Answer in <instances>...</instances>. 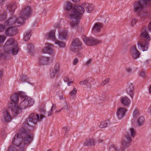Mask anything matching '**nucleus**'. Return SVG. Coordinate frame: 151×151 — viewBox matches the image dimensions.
<instances>
[{"instance_id": "nucleus-1", "label": "nucleus", "mask_w": 151, "mask_h": 151, "mask_svg": "<svg viewBox=\"0 0 151 151\" xmlns=\"http://www.w3.org/2000/svg\"><path fill=\"white\" fill-rule=\"evenodd\" d=\"M45 118L44 116L34 113L30 114L27 120L22 124V127L19 133L16 134L14 137L12 143L16 146L18 147L22 144L24 145H28L32 141L33 136L30 133V128H33V125L38 122H40Z\"/></svg>"}, {"instance_id": "nucleus-2", "label": "nucleus", "mask_w": 151, "mask_h": 151, "mask_svg": "<svg viewBox=\"0 0 151 151\" xmlns=\"http://www.w3.org/2000/svg\"><path fill=\"white\" fill-rule=\"evenodd\" d=\"M84 8L86 9L87 12L91 13L93 9V6L91 4L85 3L82 4L81 6L76 5L73 7L70 2H66L65 9L67 11L72 9V12L70 16V19L71 20L70 23L71 27L75 28L78 27L81 16L85 12Z\"/></svg>"}, {"instance_id": "nucleus-3", "label": "nucleus", "mask_w": 151, "mask_h": 151, "mask_svg": "<svg viewBox=\"0 0 151 151\" xmlns=\"http://www.w3.org/2000/svg\"><path fill=\"white\" fill-rule=\"evenodd\" d=\"M4 50L6 54L16 55L19 51L17 42L13 38L9 39L4 45Z\"/></svg>"}, {"instance_id": "nucleus-4", "label": "nucleus", "mask_w": 151, "mask_h": 151, "mask_svg": "<svg viewBox=\"0 0 151 151\" xmlns=\"http://www.w3.org/2000/svg\"><path fill=\"white\" fill-rule=\"evenodd\" d=\"M150 38L147 33L145 30L140 35L137 45L139 49L143 51L147 50L149 46V42Z\"/></svg>"}, {"instance_id": "nucleus-5", "label": "nucleus", "mask_w": 151, "mask_h": 151, "mask_svg": "<svg viewBox=\"0 0 151 151\" xmlns=\"http://www.w3.org/2000/svg\"><path fill=\"white\" fill-rule=\"evenodd\" d=\"M151 6V0H140L136 2L134 6V10L135 12L138 13L144 10L145 6Z\"/></svg>"}, {"instance_id": "nucleus-6", "label": "nucleus", "mask_w": 151, "mask_h": 151, "mask_svg": "<svg viewBox=\"0 0 151 151\" xmlns=\"http://www.w3.org/2000/svg\"><path fill=\"white\" fill-rule=\"evenodd\" d=\"M25 19L21 16L15 19L14 17H12L5 22L4 24L6 26H10L14 24L16 26H19L24 23Z\"/></svg>"}, {"instance_id": "nucleus-7", "label": "nucleus", "mask_w": 151, "mask_h": 151, "mask_svg": "<svg viewBox=\"0 0 151 151\" xmlns=\"http://www.w3.org/2000/svg\"><path fill=\"white\" fill-rule=\"evenodd\" d=\"M82 38L85 44L88 46H92L99 43L100 41L93 37H87L85 35H83Z\"/></svg>"}, {"instance_id": "nucleus-8", "label": "nucleus", "mask_w": 151, "mask_h": 151, "mask_svg": "<svg viewBox=\"0 0 151 151\" xmlns=\"http://www.w3.org/2000/svg\"><path fill=\"white\" fill-rule=\"evenodd\" d=\"M34 103L33 100L30 97H27L24 99L19 104V106L22 110L25 109Z\"/></svg>"}, {"instance_id": "nucleus-9", "label": "nucleus", "mask_w": 151, "mask_h": 151, "mask_svg": "<svg viewBox=\"0 0 151 151\" xmlns=\"http://www.w3.org/2000/svg\"><path fill=\"white\" fill-rule=\"evenodd\" d=\"M82 43L78 38L75 39L72 42L70 50L73 52H77L80 50V47Z\"/></svg>"}, {"instance_id": "nucleus-10", "label": "nucleus", "mask_w": 151, "mask_h": 151, "mask_svg": "<svg viewBox=\"0 0 151 151\" xmlns=\"http://www.w3.org/2000/svg\"><path fill=\"white\" fill-rule=\"evenodd\" d=\"M9 110L12 111L14 115L19 114L22 112V109L15 104L10 103L8 106Z\"/></svg>"}, {"instance_id": "nucleus-11", "label": "nucleus", "mask_w": 151, "mask_h": 151, "mask_svg": "<svg viewBox=\"0 0 151 151\" xmlns=\"http://www.w3.org/2000/svg\"><path fill=\"white\" fill-rule=\"evenodd\" d=\"M12 119L9 112L6 110H4L2 113L1 122L3 123L9 122Z\"/></svg>"}, {"instance_id": "nucleus-12", "label": "nucleus", "mask_w": 151, "mask_h": 151, "mask_svg": "<svg viewBox=\"0 0 151 151\" xmlns=\"http://www.w3.org/2000/svg\"><path fill=\"white\" fill-rule=\"evenodd\" d=\"M31 12V8L29 6L25 7L20 12V15L24 18L30 16Z\"/></svg>"}, {"instance_id": "nucleus-13", "label": "nucleus", "mask_w": 151, "mask_h": 151, "mask_svg": "<svg viewBox=\"0 0 151 151\" xmlns=\"http://www.w3.org/2000/svg\"><path fill=\"white\" fill-rule=\"evenodd\" d=\"M125 138L128 142L125 140H123L122 143V147L121 149V151H124L125 148L127 147L129 143L132 141V137L129 133H127L125 136Z\"/></svg>"}, {"instance_id": "nucleus-14", "label": "nucleus", "mask_w": 151, "mask_h": 151, "mask_svg": "<svg viewBox=\"0 0 151 151\" xmlns=\"http://www.w3.org/2000/svg\"><path fill=\"white\" fill-rule=\"evenodd\" d=\"M5 33L7 36H13L17 33V28L13 27H8L6 29Z\"/></svg>"}, {"instance_id": "nucleus-15", "label": "nucleus", "mask_w": 151, "mask_h": 151, "mask_svg": "<svg viewBox=\"0 0 151 151\" xmlns=\"http://www.w3.org/2000/svg\"><path fill=\"white\" fill-rule=\"evenodd\" d=\"M53 60L52 58L41 56L39 58L40 64L41 65H47Z\"/></svg>"}, {"instance_id": "nucleus-16", "label": "nucleus", "mask_w": 151, "mask_h": 151, "mask_svg": "<svg viewBox=\"0 0 151 151\" xmlns=\"http://www.w3.org/2000/svg\"><path fill=\"white\" fill-rule=\"evenodd\" d=\"M126 91L127 93L133 98L134 96V85L132 83H128L126 86Z\"/></svg>"}, {"instance_id": "nucleus-17", "label": "nucleus", "mask_w": 151, "mask_h": 151, "mask_svg": "<svg viewBox=\"0 0 151 151\" xmlns=\"http://www.w3.org/2000/svg\"><path fill=\"white\" fill-rule=\"evenodd\" d=\"M17 6L16 3L12 4L10 3H7L5 6L6 11L9 12L10 14L12 15L13 14Z\"/></svg>"}, {"instance_id": "nucleus-18", "label": "nucleus", "mask_w": 151, "mask_h": 151, "mask_svg": "<svg viewBox=\"0 0 151 151\" xmlns=\"http://www.w3.org/2000/svg\"><path fill=\"white\" fill-rule=\"evenodd\" d=\"M131 55L134 59L139 58L140 56V53L138 50H137L136 45L133 46L131 49Z\"/></svg>"}, {"instance_id": "nucleus-19", "label": "nucleus", "mask_w": 151, "mask_h": 151, "mask_svg": "<svg viewBox=\"0 0 151 151\" xmlns=\"http://www.w3.org/2000/svg\"><path fill=\"white\" fill-rule=\"evenodd\" d=\"M126 110L122 107H120L118 109L117 113V116L119 119H122L124 116Z\"/></svg>"}, {"instance_id": "nucleus-20", "label": "nucleus", "mask_w": 151, "mask_h": 151, "mask_svg": "<svg viewBox=\"0 0 151 151\" xmlns=\"http://www.w3.org/2000/svg\"><path fill=\"white\" fill-rule=\"evenodd\" d=\"M103 25L102 24L100 23L95 24L92 29V32L93 33H97L100 32Z\"/></svg>"}, {"instance_id": "nucleus-21", "label": "nucleus", "mask_w": 151, "mask_h": 151, "mask_svg": "<svg viewBox=\"0 0 151 151\" xmlns=\"http://www.w3.org/2000/svg\"><path fill=\"white\" fill-rule=\"evenodd\" d=\"M52 46L50 44H48V46L45 47L43 50V52L44 53H48L52 55L53 52V51L51 46Z\"/></svg>"}, {"instance_id": "nucleus-22", "label": "nucleus", "mask_w": 151, "mask_h": 151, "mask_svg": "<svg viewBox=\"0 0 151 151\" xmlns=\"http://www.w3.org/2000/svg\"><path fill=\"white\" fill-rule=\"evenodd\" d=\"M55 30L51 31L47 35V39H51L55 42L57 39L55 37Z\"/></svg>"}, {"instance_id": "nucleus-23", "label": "nucleus", "mask_w": 151, "mask_h": 151, "mask_svg": "<svg viewBox=\"0 0 151 151\" xmlns=\"http://www.w3.org/2000/svg\"><path fill=\"white\" fill-rule=\"evenodd\" d=\"M121 101L122 104L126 106L129 105L130 102V100L127 97L122 98Z\"/></svg>"}, {"instance_id": "nucleus-24", "label": "nucleus", "mask_w": 151, "mask_h": 151, "mask_svg": "<svg viewBox=\"0 0 151 151\" xmlns=\"http://www.w3.org/2000/svg\"><path fill=\"white\" fill-rule=\"evenodd\" d=\"M110 124V122L109 120H106L105 121L102 122L99 126L101 128H105L109 127Z\"/></svg>"}, {"instance_id": "nucleus-25", "label": "nucleus", "mask_w": 151, "mask_h": 151, "mask_svg": "<svg viewBox=\"0 0 151 151\" xmlns=\"http://www.w3.org/2000/svg\"><path fill=\"white\" fill-rule=\"evenodd\" d=\"M67 35V32L66 31H63L59 32L58 38L59 39H65Z\"/></svg>"}, {"instance_id": "nucleus-26", "label": "nucleus", "mask_w": 151, "mask_h": 151, "mask_svg": "<svg viewBox=\"0 0 151 151\" xmlns=\"http://www.w3.org/2000/svg\"><path fill=\"white\" fill-rule=\"evenodd\" d=\"M10 99L11 101L14 104H17L18 101V97L17 94L15 93L12 95L10 97Z\"/></svg>"}, {"instance_id": "nucleus-27", "label": "nucleus", "mask_w": 151, "mask_h": 151, "mask_svg": "<svg viewBox=\"0 0 151 151\" xmlns=\"http://www.w3.org/2000/svg\"><path fill=\"white\" fill-rule=\"evenodd\" d=\"M85 146H94L95 145V142L94 140L93 139H90L86 140L84 143Z\"/></svg>"}, {"instance_id": "nucleus-28", "label": "nucleus", "mask_w": 151, "mask_h": 151, "mask_svg": "<svg viewBox=\"0 0 151 151\" xmlns=\"http://www.w3.org/2000/svg\"><path fill=\"white\" fill-rule=\"evenodd\" d=\"M109 151H120V150L119 148L116 145H111L109 146Z\"/></svg>"}, {"instance_id": "nucleus-29", "label": "nucleus", "mask_w": 151, "mask_h": 151, "mask_svg": "<svg viewBox=\"0 0 151 151\" xmlns=\"http://www.w3.org/2000/svg\"><path fill=\"white\" fill-rule=\"evenodd\" d=\"M55 43L58 45L59 47L60 48H65L66 47V44L65 43L57 40H56L55 42Z\"/></svg>"}, {"instance_id": "nucleus-30", "label": "nucleus", "mask_w": 151, "mask_h": 151, "mask_svg": "<svg viewBox=\"0 0 151 151\" xmlns=\"http://www.w3.org/2000/svg\"><path fill=\"white\" fill-rule=\"evenodd\" d=\"M150 14L149 12L147 11L144 12L143 10L138 13V15L141 17L145 18L148 16Z\"/></svg>"}, {"instance_id": "nucleus-31", "label": "nucleus", "mask_w": 151, "mask_h": 151, "mask_svg": "<svg viewBox=\"0 0 151 151\" xmlns=\"http://www.w3.org/2000/svg\"><path fill=\"white\" fill-rule=\"evenodd\" d=\"M31 36L30 32H26L24 35L23 39L25 41H27Z\"/></svg>"}, {"instance_id": "nucleus-32", "label": "nucleus", "mask_w": 151, "mask_h": 151, "mask_svg": "<svg viewBox=\"0 0 151 151\" xmlns=\"http://www.w3.org/2000/svg\"><path fill=\"white\" fill-rule=\"evenodd\" d=\"M145 121L144 117L143 116L140 117L138 119L137 122L139 126L142 125Z\"/></svg>"}, {"instance_id": "nucleus-33", "label": "nucleus", "mask_w": 151, "mask_h": 151, "mask_svg": "<svg viewBox=\"0 0 151 151\" xmlns=\"http://www.w3.org/2000/svg\"><path fill=\"white\" fill-rule=\"evenodd\" d=\"M54 71L58 73L59 72L60 69V64L58 63H57L55 65L54 68L51 69Z\"/></svg>"}, {"instance_id": "nucleus-34", "label": "nucleus", "mask_w": 151, "mask_h": 151, "mask_svg": "<svg viewBox=\"0 0 151 151\" xmlns=\"http://www.w3.org/2000/svg\"><path fill=\"white\" fill-rule=\"evenodd\" d=\"M72 108V106L69 103L66 101L65 105L64 107V109H65L67 111H70Z\"/></svg>"}, {"instance_id": "nucleus-35", "label": "nucleus", "mask_w": 151, "mask_h": 151, "mask_svg": "<svg viewBox=\"0 0 151 151\" xmlns=\"http://www.w3.org/2000/svg\"><path fill=\"white\" fill-rule=\"evenodd\" d=\"M7 151H18L16 148L13 145H11L9 147Z\"/></svg>"}, {"instance_id": "nucleus-36", "label": "nucleus", "mask_w": 151, "mask_h": 151, "mask_svg": "<svg viewBox=\"0 0 151 151\" xmlns=\"http://www.w3.org/2000/svg\"><path fill=\"white\" fill-rule=\"evenodd\" d=\"M57 73H58L57 72L54 71V70H53L51 69L50 76L51 78H54Z\"/></svg>"}, {"instance_id": "nucleus-37", "label": "nucleus", "mask_w": 151, "mask_h": 151, "mask_svg": "<svg viewBox=\"0 0 151 151\" xmlns=\"http://www.w3.org/2000/svg\"><path fill=\"white\" fill-rule=\"evenodd\" d=\"M64 81L65 82H67L68 86L70 85V83H72L73 82V81H70L68 78L66 76L64 77Z\"/></svg>"}, {"instance_id": "nucleus-38", "label": "nucleus", "mask_w": 151, "mask_h": 151, "mask_svg": "<svg viewBox=\"0 0 151 151\" xmlns=\"http://www.w3.org/2000/svg\"><path fill=\"white\" fill-rule=\"evenodd\" d=\"M19 95L21 98H24V99L26 98L27 97H28L25 94L24 92L22 91L19 92Z\"/></svg>"}, {"instance_id": "nucleus-39", "label": "nucleus", "mask_w": 151, "mask_h": 151, "mask_svg": "<svg viewBox=\"0 0 151 151\" xmlns=\"http://www.w3.org/2000/svg\"><path fill=\"white\" fill-rule=\"evenodd\" d=\"M129 132L131 134V136L134 138L136 132L133 128H131L129 129Z\"/></svg>"}, {"instance_id": "nucleus-40", "label": "nucleus", "mask_w": 151, "mask_h": 151, "mask_svg": "<svg viewBox=\"0 0 151 151\" xmlns=\"http://www.w3.org/2000/svg\"><path fill=\"white\" fill-rule=\"evenodd\" d=\"M88 80H85L83 81H80L79 82V84L81 85H88Z\"/></svg>"}, {"instance_id": "nucleus-41", "label": "nucleus", "mask_w": 151, "mask_h": 151, "mask_svg": "<svg viewBox=\"0 0 151 151\" xmlns=\"http://www.w3.org/2000/svg\"><path fill=\"white\" fill-rule=\"evenodd\" d=\"M34 46L32 44H29V45L27 47L28 52H31V49H33L34 48Z\"/></svg>"}, {"instance_id": "nucleus-42", "label": "nucleus", "mask_w": 151, "mask_h": 151, "mask_svg": "<svg viewBox=\"0 0 151 151\" xmlns=\"http://www.w3.org/2000/svg\"><path fill=\"white\" fill-rule=\"evenodd\" d=\"M146 75V73L145 71H142L139 73V76L142 78L145 77Z\"/></svg>"}, {"instance_id": "nucleus-43", "label": "nucleus", "mask_w": 151, "mask_h": 151, "mask_svg": "<svg viewBox=\"0 0 151 151\" xmlns=\"http://www.w3.org/2000/svg\"><path fill=\"white\" fill-rule=\"evenodd\" d=\"M5 26H6L4 24V25L1 24H0V32L3 31L5 28Z\"/></svg>"}, {"instance_id": "nucleus-44", "label": "nucleus", "mask_w": 151, "mask_h": 151, "mask_svg": "<svg viewBox=\"0 0 151 151\" xmlns=\"http://www.w3.org/2000/svg\"><path fill=\"white\" fill-rule=\"evenodd\" d=\"M6 18V15L5 14H0V20L4 19Z\"/></svg>"}, {"instance_id": "nucleus-45", "label": "nucleus", "mask_w": 151, "mask_h": 151, "mask_svg": "<svg viewBox=\"0 0 151 151\" xmlns=\"http://www.w3.org/2000/svg\"><path fill=\"white\" fill-rule=\"evenodd\" d=\"M77 93V89L76 88H74L73 90L70 92V93L71 95L76 94Z\"/></svg>"}, {"instance_id": "nucleus-46", "label": "nucleus", "mask_w": 151, "mask_h": 151, "mask_svg": "<svg viewBox=\"0 0 151 151\" xmlns=\"http://www.w3.org/2000/svg\"><path fill=\"white\" fill-rule=\"evenodd\" d=\"M137 21V19H133L131 22L132 25V26L134 25L136 23Z\"/></svg>"}, {"instance_id": "nucleus-47", "label": "nucleus", "mask_w": 151, "mask_h": 151, "mask_svg": "<svg viewBox=\"0 0 151 151\" xmlns=\"http://www.w3.org/2000/svg\"><path fill=\"white\" fill-rule=\"evenodd\" d=\"M109 78H107L106 79H105L102 82L103 85H105L109 83Z\"/></svg>"}, {"instance_id": "nucleus-48", "label": "nucleus", "mask_w": 151, "mask_h": 151, "mask_svg": "<svg viewBox=\"0 0 151 151\" xmlns=\"http://www.w3.org/2000/svg\"><path fill=\"white\" fill-rule=\"evenodd\" d=\"M92 61V60L91 59H89L86 63V65H89L91 64Z\"/></svg>"}, {"instance_id": "nucleus-49", "label": "nucleus", "mask_w": 151, "mask_h": 151, "mask_svg": "<svg viewBox=\"0 0 151 151\" xmlns=\"http://www.w3.org/2000/svg\"><path fill=\"white\" fill-rule=\"evenodd\" d=\"M78 61L79 60L77 58H75L73 63V65H76Z\"/></svg>"}, {"instance_id": "nucleus-50", "label": "nucleus", "mask_w": 151, "mask_h": 151, "mask_svg": "<svg viewBox=\"0 0 151 151\" xmlns=\"http://www.w3.org/2000/svg\"><path fill=\"white\" fill-rule=\"evenodd\" d=\"M70 129L69 127H65L63 128V129L66 132H68L67 131H68Z\"/></svg>"}, {"instance_id": "nucleus-51", "label": "nucleus", "mask_w": 151, "mask_h": 151, "mask_svg": "<svg viewBox=\"0 0 151 151\" xmlns=\"http://www.w3.org/2000/svg\"><path fill=\"white\" fill-rule=\"evenodd\" d=\"M56 104H52V106L51 108V110L52 111L56 109Z\"/></svg>"}, {"instance_id": "nucleus-52", "label": "nucleus", "mask_w": 151, "mask_h": 151, "mask_svg": "<svg viewBox=\"0 0 151 151\" xmlns=\"http://www.w3.org/2000/svg\"><path fill=\"white\" fill-rule=\"evenodd\" d=\"M3 56L5 57V56L4 55L2 51L0 50V59L2 58V57Z\"/></svg>"}, {"instance_id": "nucleus-53", "label": "nucleus", "mask_w": 151, "mask_h": 151, "mask_svg": "<svg viewBox=\"0 0 151 151\" xmlns=\"http://www.w3.org/2000/svg\"><path fill=\"white\" fill-rule=\"evenodd\" d=\"M127 72L129 73H130L132 72V69L129 68H127Z\"/></svg>"}, {"instance_id": "nucleus-54", "label": "nucleus", "mask_w": 151, "mask_h": 151, "mask_svg": "<svg viewBox=\"0 0 151 151\" xmlns=\"http://www.w3.org/2000/svg\"><path fill=\"white\" fill-rule=\"evenodd\" d=\"M3 71L2 70H0V78L3 77Z\"/></svg>"}, {"instance_id": "nucleus-55", "label": "nucleus", "mask_w": 151, "mask_h": 151, "mask_svg": "<svg viewBox=\"0 0 151 151\" xmlns=\"http://www.w3.org/2000/svg\"><path fill=\"white\" fill-rule=\"evenodd\" d=\"M148 112L151 114V105L148 108Z\"/></svg>"}, {"instance_id": "nucleus-56", "label": "nucleus", "mask_w": 151, "mask_h": 151, "mask_svg": "<svg viewBox=\"0 0 151 151\" xmlns=\"http://www.w3.org/2000/svg\"><path fill=\"white\" fill-rule=\"evenodd\" d=\"M148 29L149 31L150 32L151 30V22L148 25Z\"/></svg>"}, {"instance_id": "nucleus-57", "label": "nucleus", "mask_w": 151, "mask_h": 151, "mask_svg": "<svg viewBox=\"0 0 151 151\" xmlns=\"http://www.w3.org/2000/svg\"><path fill=\"white\" fill-rule=\"evenodd\" d=\"M52 111H52V110L50 109L48 113V114L47 115L48 116H50L51 115L52 113Z\"/></svg>"}, {"instance_id": "nucleus-58", "label": "nucleus", "mask_w": 151, "mask_h": 151, "mask_svg": "<svg viewBox=\"0 0 151 151\" xmlns=\"http://www.w3.org/2000/svg\"><path fill=\"white\" fill-rule=\"evenodd\" d=\"M22 79L23 80L22 81H26V77L25 76H23L22 78Z\"/></svg>"}, {"instance_id": "nucleus-59", "label": "nucleus", "mask_w": 151, "mask_h": 151, "mask_svg": "<svg viewBox=\"0 0 151 151\" xmlns=\"http://www.w3.org/2000/svg\"><path fill=\"white\" fill-rule=\"evenodd\" d=\"M98 98L99 100H104V97H101V96H99L98 97Z\"/></svg>"}, {"instance_id": "nucleus-60", "label": "nucleus", "mask_w": 151, "mask_h": 151, "mask_svg": "<svg viewBox=\"0 0 151 151\" xmlns=\"http://www.w3.org/2000/svg\"><path fill=\"white\" fill-rule=\"evenodd\" d=\"M138 114V112L137 110H135L133 113L134 115L135 116H136Z\"/></svg>"}, {"instance_id": "nucleus-61", "label": "nucleus", "mask_w": 151, "mask_h": 151, "mask_svg": "<svg viewBox=\"0 0 151 151\" xmlns=\"http://www.w3.org/2000/svg\"><path fill=\"white\" fill-rule=\"evenodd\" d=\"M26 150V148L24 147L22 148L21 150V151H25Z\"/></svg>"}, {"instance_id": "nucleus-62", "label": "nucleus", "mask_w": 151, "mask_h": 151, "mask_svg": "<svg viewBox=\"0 0 151 151\" xmlns=\"http://www.w3.org/2000/svg\"><path fill=\"white\" fill-rule=\"evenodd\" d=\"M80 1V0H72V1L75 3L78 2Z\"/></svg>"}, {"instance_id": "nucleus-63", "label": "nucleus", "mask_w": 151, "mask_h": 151, "mask_svg": "<svg viewBox=\"0 0 151 151\" xmlns=\"http://www.w3.org/2000/svg\"><path fill=\"white\" fill-rule=\"evenodd\" d=\"M59 98L60 100L63 99V97L62 95H61L59 96Z\"/></svg>"}, {"instance_id": "nucleus-64", "label": "nucleus", "mask_w": 151, "mask_h": 151, "mask_svg": "<svg viewBox=\"0 0 151 151\" xmlns=\"http://www.w3.org/2000/svg\"><path fill=\"white\" fill-rule=\"evenodd\" d=\"M149 90V93H151V85L150 86V87Z\"/></svg>"}]
</instances>
